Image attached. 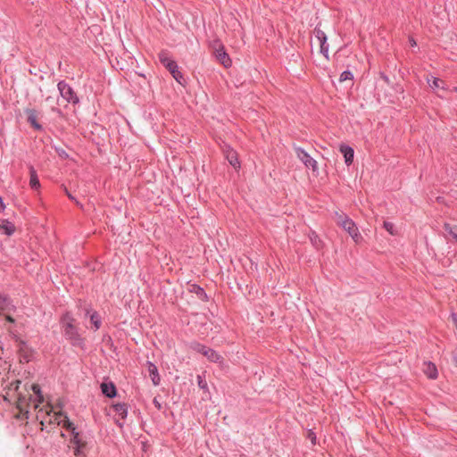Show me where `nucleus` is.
<instances>
[{
    "mask_svg": "<svg viewBox=\"0 0 457 457\" xmlns=\"http://www.w3.org/2000/svg\"><path fill=\"white\" fill-rule=\"evenodd\" d=\"M54 413L53 417H50L48 423H56L58 425H62V427L66 428L67 429H70L73 433V437L71 440V443L77 445L85 446L84 442H82L79 438V433H75V428L73 426V423H71L68 417L62 413L61 411H54L53 407L47 406L46 410V414L47 416H51V413Z\"/></svg>",
    "mask_w": 457,
    "mask_h": 457,
    "instance_id": "1",
    "label": "nucleus"
},
{
    "mask_svg": "<svg viewBox=\"0 0 457 457\" xmlns=\"http://www.w3.org/2000/svg\"><path fill=\"white\" fill-rule=\"evenodd\" d=\"M336 222L345 231H346L353 240L359 244L362 240V237L359 231L355 222L344 213L336 212Z\"/></svg>",
    "mask_w": 457,
    "mask_h": 457,
    "instance_id": "2",
    "label": "nucleus"
},
{
    "mask_svg": "<svg viewBox=\"0 0 457 457\" xmlns=\"http://www.w3.org/2000/svg\"><path fill=\"white\" fill-rule=\"evenodd\" d=\"M58 89L62 97L68 103L77 104L79 102V98L73 89L65 82H60Z\"/></svg>",
    "mask_w": 457,
    "mask_h": 457,
    "instance_id": "3",
    "label": "nucleus"
},
{
    "mask_svg": "<svg viewBox=\"0 0 457 457\" xmlns=\"http://www.w3.org/2000/svg\"><path fill=\"white\" fill-rule=\"evenodd\" d=\"M194 349L202 353L204 356H205L209 361H213V362H221L222 361V357L218 354L215 351L204 346V345H202L200 344H195L194 345Z\"/></svg>",
    "mask_w": 457,
    "mask_h": 457,
    "instance_id": "4",
    "label": "nucleus"
},
{
    "mask_svg": "<svg viewBox=\"0 0 457 457\" xmlns=\"http://www.w3.org/2000/svg\"><path fill=\"white\" fill-rule=\"evenodd\" d=\"M214 54L216 59L226 68L230 67L231 65V59L229 58L228 54L225 52L224 46L220 44L216 43L214 46Z\"/></svg>",
    "mask_w": 457,
    "mask_h": 457,
    "instance_id": "5",
    "label": "nucleus"
},
{
    "mask_svg": "<svg viewBox=\"0 0 457 457\" xmlns=\"http://www.w3.org/2000/svg\"><path fill=\"white\" fill-rule=\"evenodd\" d=\"M62 327L65 334L71 338L77 337L76 328L74 326V319L70 314H65L62 318Z\"/></svg>",
    "mask_w": 457,
    "mask_h": 457,
    "instance_id": "6",
    "label": "nucleus"
},
{
    "mask_svg": "<svg viewBox=\"0 0 457 457\" xmlns=\"http://www.w3.org/2000/svg\"><path fill=\"white\" fill-rule=\"evenodd\" d=\"M295 153L298 159H300L306 167L312 168V170H317V162L312 157H311L304 150L301 148H296Z\"/></svg>",
    "mask_w": 457,
    "mask_h": 457,
    "instance_id": "7",
    "label": "nucleus"
},
{
    "mask_svg": "<svg viewBox=\"0 0 457 457\" xmlns=\"http://www.w3.org/2000/svg\"><path fill=\"white\" fill-rule=\"evenodd\" d=\"M422 370L428 378L435 379L437 378L436 366L430 361H424Z\"/></svg>",
    "mask_w": 457,
    "mask_h": 457,
    "instance_id": "8",
    "label": "nucleus"
},
{
    "mask_svg": "<svg viewBox=\"0 0 457 457\" xmlns=\"http://www.w3.org/2000/svg\"><path fill=\"white\" fill-rule=\"evenodd\" d=\"M15 310L16 307L12 304V301L5 295L0 294V317L2 316V312H9Z\"/></svg>",
    "mask_w": 457,
    "mask_h": 457,
    "instance_id": "9",
    "label": "nucleus"
},
{
    "mask_svg": "<svg viewBox=\"0 0 457 457\" xmlns=\"http://www.w3.org/2000/svg\"><path fill=\"white\" fill-rule=\"evenodd\" d=\"M339 150L344 154L345 163L347 165L352 164L354 156L353 149L348 145H341Z\"/></svg>",
    "mask_w": 457,
    "mask_h": 457,
    "instance_id": "10",
    "label": "nucleus"
},
{
    "mask_svg": "<svg viewBox=\"0 0 457 457\" xmlns=\"http://www.w3.org/2000/svg\"><path fill=\"white\" fill-rule=\"evenodd\" d=\"M426 80H427L428 84L429 85V87L433 90H437V89L445 90V82L443 80L439 79L438 78L427 76Z\"/></svg>",
    "mask_w": 457,
    "mask_h": 457,
    "instance_id": "11",
    "label": "nucleus"
},
{
    "mask_svg": "<svg viewBox=\"0 0 457 457\" xmlns=\"http://www.w3.org/2000/svg\"><path fill=\"white\" fill-rule=\"evenodd\" d=\"M159 60L169 70V71L175 69L177 66V63L169 57L166 52H161L159 54Z\"/></svg>",
    "mask_w": 457,
    "mask_h": 457,
    "instance_id": "12",
    "label": "nucleus"
},
{
    "mask_svg": "<svg viewBox=\"0 0 457 457\" xmlns=\"http://www.w3.org/2000/svg\"><path fill=\"white\" fill-rule=\"evenodd\" d=\"M315 36L319 40L320 51L326 55L328 53V47L325 46L327 41V37L325 33L320 29H315Z\"/></svg>",
    "mask_w": 457,
    "mask_h": 457,
    "instance_id": "13",
    "label": "nucleus"
},
{
    "mask_svg": "<svg viewBox=\"0 0 457 457\" xmlns=\"http://www.w3.org/2000/svg\"><path fill=\"white\" fill-rule=\"evenodd\" d=\"M28 115V121L31 124V126L37 129H41V125L37 122V114L35 110H28L27 112Z\"/></svg>",
    "mask_w": 457,
    "mask_h": 457,
    "instance_id": "14",
    "label": "nucleus"
},
{
    "mask_svg": "<svg viewBox=\"0 0 457 457\" xmlns=\"http://www.w3.org/2000/svg\"><path fill=\"white\" fill-rule=\"evenodd\" d=\"M147 365H148V371L150 373L153 384L154 386H158L160 384V377L158 374L157 367L154 364H153L152 362H148Z\"/></svg>",
    "mask_w": 457,
    "mask_h": 457,
    "instance_id": "15",
    "label": "nucleus"
},
{
    "mask_svg": "<svg viewBox=\"0 0 457 457\" xmlns=\"http://www.w3.org/2000/svg\"><path fill=\"white\" fill-rule=\"evenodd\" d=\"M226 157H227L228 161L229 162V163L235 169H239L240 164H239V162H238L237 154L234 150L228 149L226 152Z\"/></svg>",
    "mask_w": 457,
    "mask_h": 457,
    "instance_id": "16",
    "label": "nucleus"
},
{
    "mask_svg": "<svg viewBox=\"0 0 457 457\" xmlns=\"http://www.w3.org/2000/svg\"><path fill=\"white\" fill-rule=\"evenodd\" d=\"M101 390L108 397H113L116 395V388L112 383H102Z\"/></svg>",
    "mask_w": 457,
    "mask_h": 457,
    "instance_id": "17",
    "label": "nucleus"
},
{
    "mask_svg": "<svg viewBox=\"0 0 457 457\" xmlns=\"http://www.w3.org/2000/svg\"><path fill=\"white\" fill-rule=\"evenodd\" d=\"M0 231L7 236H11L15 231V226L7 220H4L0 224Z\"/></svg>",
    "mask_w": 457,
    "mask_h": 457,
    "instance_id": "18",
    "label": "nucleus"
},
{
    "mask_svg": "<svg viewBox=\"0 0 457 457\" xmlns=\"http://www.w3.org/2000/svg\"><path fill=\"white\" fill-rule=\"evenodd\" d=\"M113 411L117 415H119L121 419H124L127 416V407L125 404L117 403L112 406Z\"/></svg>",
    "mask_w": 457,
    "mask_h": 457,
    "instance_id": "19",
    "label": "nucleus"
},
{
    "mask_svg": "<svg viewBox=\"0 0 457 457\" xmlns=\"http://www.w3.org/2000/svg\"><path fill=\"white\" fill-rule=\"evenodd\" d=\"M29 172H30V180H29V184L31 186V187L33 188H37L39 187L40 184H39V180H38V178H37V172L36 170H34L33 167H30L29 169Z\"/></svg>",
    "mask_w": 457,
    "mask_h": 457,
    "instance_id": "20",
    "label": "nucleus"
},
{
    "mask_svg": "<svg viewBox=\"0 0 457 457\" xmlns=\"http://www.w3.org/2000/svg\"><path fill=\"white\" fill-rule=\"evenodd\" d=\"M28 406H29V402L26 399V397L20 396L17 400V408L20 410V411L21 412H28Z\"/></svg>",
    "mask_w": 457,
    "mask_h": 457,
    "instance_id": "21",
    "label": "nucleus"
},
{
    "mask_svg": "<svg viewBox=\"0 0 457 457\" xmlns=\"http://www.w3.org/2000/svg\"><path fill=\"white\" fill-rule=\"evenodd\" d=\"M444 228L447 231L453 238H454L457 242V225H451L449 223L444 224Z\"/></svg>",
    "mask_w": 457,
    "mask_h": 457,
    "instance_id": "22",
    "label": "nucleus"
},
{
    "mask_svg": "<svg viewBox=\"0 0 457 457\" xmlns=\"http://www.w3.org/2000/svg\"><path fill=\"white\" fill-rule=\"evenodd\" d=\"M90 321H91V323L93 325L94 330H97L100 328L101 320H100V318H99V316H98V314L96 312H93L90 315Z\"/></svg>",
    "mask_w": 457,
    "mask_h": 457,
    "instance_id": "23",
    "label": "nucleus"
},
{
    "mask_svg": "<svg viewBox=\"0 0 457 457\" xmlns=\"http://www.w3.org/2000/svg\"><path fill=\"white\" fill-rule=\"evenodd\" d=\"M31 389L33 390V392L38 397V403H35V405H34L35 409H37L38 406H39V403H41L43 402V396L40 394V387H39L38 385L34 384V385L31 386Z\"/></svg>",
    "mask_w": 457,
    "mask_h": 457,
    "instance_id": "24",
    "label": "nucleus"
},
{
    "mask_svg": "<svg viewBox=\"0 0 457 457\" xmlns=\"http://www.w3.org/2000/svg\"><path fill=\"white\" fill-rule=\"evenodd\" d=\"M170 72L171 73L172 77L179 83V84H182V79H183V76L182 74L180 73V71H179L178 69V65L176 66L175 69H172L171 71H170Z\"/></svg>",
    "mask_w": 457,
    "mask_h": 457,
    "instance_id": "25",
    "label": "nucleus"
},
{
    "mask_svg": "<svg viewBox=\"0 0 457 457\" xmlns=\"http://www.w3.org/2000/svg\"><path fill=\"white\" fill-rule=\"evenodd\" d=\"M15 311L11 312H2V315L4 316V320L9 323H14L16 321V319L12 316V313H14Z\"/></svg>",
    "mask_w": 457,
    "mask_h": 457,
    "instance_id": "26",
    "label": "nucleus"
},
{
    "mask_svg": "<svg viewBox=\"0 0 457 457\" xmlns=\"http://www.w3.org/2000/svg\"><path fill=\"white\" fill-rule=\"evenodd\" d=\"M384 228L392 236L396 235V230L395 229V225L392 222L385 221Z\"/></svg>",
    "mask_w": 457,
    "mask_h": 457,
    "instance_id": "27",
    "label": "nucleus"
},
{
    "mask_svg": "<svg viewBox=\"0 0 457 457\" xmlns=\"http://www.w3.org/2000/svg\"><path fill=\"white\" fill-rule=\"evenodd\" d=\"M352 79H353V74L350 71H344L340 75V81L341 82H344V81H346V80H352Z\"/></svg>",
    "mask_w": 457,
    "mask_h": 457,
    "instance_id": "28",
    "label": "nucleus"
},
{
    "mask_svg": "<svg viewBox=\"0 0 457 457\" xmlns=\"http://www.w3.org/2000/svg\"><path fill=\"white\" fill-rule=\"evenodd\" d=\"M307 437L311 440L312 445L316 444V436L314 435L313 432L309 431L308 435H307Z\"/></svg>",
    "mask_w": 457,
    "mask_h": 457,
    "instance_id": "29",
    "label": "nucleus"
},
{
    "mask_svg": "<svg viewBox=\"0 0 457 457\" xmlns=\"http://www.w3.org/2000/svg\"><path fill=\"white\" fill-rule=\"evenodd\" d=\"M84 446H81V445H77V446H74V454L76 456H79L80 455V453H81V448H83Z\"/></svg>",
    "mask_w": 457,
    "mask_h": 457,
    "instance_id": "30",
    "label": "nucleus"
},
{
    "mask_svg": "<svg viewBox=\"0 0 457 457\" xmlns=\"http://www.w3.org/2000/svg\"><path fill=\"white\" fill-rule=\"evenodd\" d=\"M452 320H453V322L457 329V316L455 314H453L452 315Z\"/></svg>",
    "mask_w": 457,
    "mask_h": 457,
    "instance_id": "31",
    "label": "nucleus"
},
{
    "mask_svg": "<svg viewBox=\"0 0 457 457\" xmlns=\"http://www.w3.org/2000/svg\"><path fill=\"white\" fill-rule=\"evenodd\" d=\"M65 192H66L67 196H68L71 200L75 201V198L73 197V195H71L68 192V190H67V189H65Z\"/></svg>",
    "mask_w": 457,
    "mask_h": 457,
    "instance_id": "32",
    "label": "nucleus"
},
{
    "mask_svg": "<svg viewBox=\"0 0 457 457\" xmlns=\"http://www.w3.org/2000/svg\"><path fill=\"white\" fill-rule=\"evenodd\" d=\"M453 363L457 366V353L453 354Z\"/></svg>",
    "mask_w": 457,
    "mask_h": 457,
    "instance_id": "33",
    "label": "nucleus"
},
{
    "mask_svg": "<svg viewBox=\"0 0 457 457\" xmlns=\"http://www.w3.org/2000/svg\"><path fill=\"white\" fill-rule=\"evenodd\" d=\"M198 378H200V377H198ZM199 386L201 387H204L205 386V383H203V381L201 379H199Z\"/></svg>",
    "mask_w": 457,
    "mask_h": 457,
    "instance_id": "34",
    "label": "nucleus"
},
{
    "mask_svg": "<svg viewBox=\"0 0 457 457\" xmlns=\"http://www.w3.org/2000/svg\"><path fill=\"white\" fill-rule=\"evenodd\" d=\"M410 43H411V45L412 46H416V42H415V40H414V39H411V40H410Z\"/></svg>",
    "mask_w": 457,
    "mask_h": 457,
    "instance_id": "35",
    "label": "nucleus"
},
{
    "mask_svg": "<svg viewBox=\"0 0 457 457\" xmlns=\"http://www.w3.org/2000/svg\"><path fill=\"white\" fill-rule=\"evenodd\" d=\"M155 405H158V407H161V404H158L157 401H154Z\"/></svg>",
    "mask_w": 457,
    "mask_h": 457,
    "instance_id": "36",
    "label": "nucleus"
},
{
    "mask_svg": "<svg viewBox=\"0 0 457 457\" xmlns=\"http://www.w3.org/2000/svg\"><path fill=\"white\" fill-rule=\"evenodd\" d=\"M155 405H158V407H161V404H158L157 401H154Z\"/></svg>",
    "mask_w": 457,
    "mask_h": 457,
    "instance_id": "37",
    "label": "nucleus"
},
{
    "mask_svg": "<svg viewBox=\"0 0 457 457\" xmlns=\"http://www.w3.org/2000/svg\"><path fill=\"white\" fill-rule=\"evenodd\" d=\"M155 405H158V407H161V404H158L157 401H154Z\"/></svg>",
    "mask_w": 457,
    "mask_h": 457,
    "instance_id": "38",
    "label": "nucleus"
},
{
    "mask_svg": "<svg viewBox=\"0 0 457 457\" xmlns=\"http://www.w3.org/2000/svg\"><path fill=\"white\" fill-rule=\"evenodd\" d=\"M50 100H51V97H47V98H46V101H47V102H50Z\"/></svg>",
    "mask_w": 457,
    "mask_h": 457,
    "instance_id": "39",
    "label": "nucleus"
}]
</instances>
